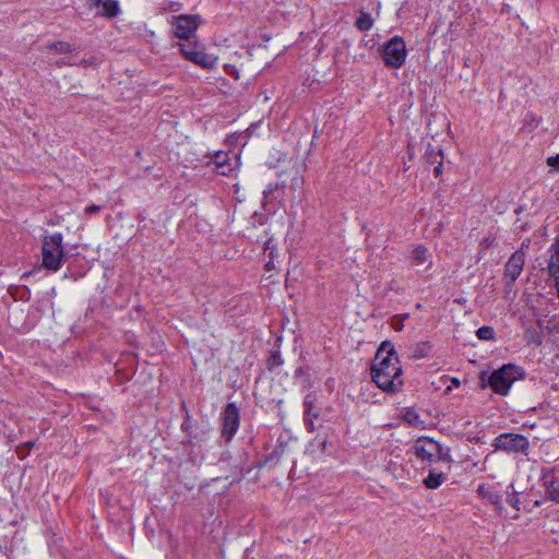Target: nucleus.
<instances>
[{
    "label": "nucleus",
    "instance_id": "17",
    "mask_svg": "<svg viewBox=\"0 0 559 559\" xmlns=\"http://www.w3.org/2000/svg\"><path fill=\"white\" fill-rule=\"evenodd\" d=\"M425 157L430 164H437L443 160L442 151L440 148H435L430 144L426 150Z\"/></svg>",
    "mask_w": 559,
    "mask_h": 559
},
{
    "label": "nucleus",
    "instance_id": "36",
    "mask_svg": "<svg viewBox=\"0 0 559 559\" xmlns=\"http://www.w3.org/2000/svg\"><path fill=\"white\" fill-rule=\"evenodd\" d=\"M309 427H310V430H313V428H314L313 423L311 420L309 421Z\"/></svg>",
    "mask_w": 559,
    "mask_h": 559
},
{
    "label": "nucleus",
    "instance_id": "21",
    "mask_svg": "<svg viewBox=\"0 0 559 559\" xmlns=\"http://www.w3.org/2000/svg\"><path fill=\"white\" fill-rule=\"evenodd\" d=\"M547 269H548L549 275L555 281L556 288H557V294H558V297H559V264L548 263Z\"/></svg>",
    "mask_w": 559,
    "mask_h": 559
},
{
    "label": "nucleus",
    "instance_id": "15",
    "mask_svg": "<svg viewBox=\"0 0 559 559\" xmlns=\"http://www.w3.org/2000/svg\"><path fill=\"white\" fill-rule=\"evenodd\" d=\"M228 160L229 158L224 152H217L213 156V163L215 164L217 171L223 176H227L231 171Z\"/></svg>",
    "mask_w": 559,
    "mask_h": 559
},
{
    "label": "nucleus",
    "instance_id": "1",
    "mask_svg": "<svg viewBox=\"0 0 559 559\" xmlns=\"http://www.w3.org/2000/svg\"><path fill=\"white\" fill-rule=\"evenodd\" d=\"M371 378L378 388L386 392H396L403 385L399 356L389 341L383 342L376 354Z\"/></svg>",
    "mask_w": 559,
    "mask_h": 559
},
{
    "label": "nucleus",
    "instance_id": "34",
    "mask_svg": "<svg viewBox=\"0 0 559 559\" xmlns=\"http://www.w3.org/2000/svg\"><path fill=\"white\" fill-rule=\"evenodd\" d=\"M451 382L454 386H459L460 385V380L457 378H452L451 379Z\"/></svg>",
    "mask_w": 559,
    "mask_h": 559
},
{
    "label": "nucleus",
    "instance_id": "9",
    "mask_svg": "<svg viewBox=\"0 0 559 559\" xmlns=\"http://www.w3.org/2000/svg\"><path fill=\"white\" fill-rule=\"evenodd\" d=\"M239 427V411L235 403H228L224 411L222 437L230 441Z\"/></svg>",
    "mask_w": 559,
    "mask_h": 559
},
{
    "label": "nucleus",
    "instance_id": "14",
    "mask_svg": "<svg viewBox=\"0 0 559 559\" xmlns=\"http://www.w3.org/2000/svg\"><path fill=\"white\" fill-rule=\"evenodd\" d=\"M444 473L437 467H430L428 476L424 479V484L428 489H437L444 481Z\"/></svg>",
    "mask_w": 559,
    "mask_h": 559
},
{
    "label": "nucleus",
    "instance_id": "4",
    "mask_svg": "<svg viewBox=\"0 0 559 559\" xmlns=\"http://www.w3.org/2000/svg\"><path fill=\"white\" fill-rule=\"evenodd\" d=\"M406 45L402 37L394 36L383 46V61L386 67L400 69L406 59Z\"/></svg>",
    "mask_w": 559,
    "mask_h": 559
},
{
    "label": "nucleus",
    "instance_id": "19",
    "mask_svg": "<svg viewBox=\"0 0 559 559\" xmlns=\"http://www.w3.org/2000/svg\"><path fill=\"white\" fill-rule=\"evenodd\" d=\"M97 61V57L95 55H90L87 58H73L69 66H79V67H90L95 64Z\"/></svg>",
    "mask_w": 559,
    "mask_h": 559
},
{
    "label": "nucleus",
    "instance_id": "32",
    "mask_svg": "<svg viewBox=\"0 0 559 559\" xmlns=\"http://www.w3.org/2000/svg\"><path fill=\"white\" fill-rule=\"evenodd\" d=\"M492 241H493L492 239L485 238V239L483 240V242H481V246H483V247H488V246H490V245L492 243Z\"/></svg>",
    "mask_w": 559,
    "mask_h": 559
},
{
    "label": "nucleus",
    "instance_id": "25",
    "mask_svg": "<svg viewBox=\"0 0 559 559\" xmlns=\"http://www.w3.org/2000/svg\"><path fill=\"white\" fill-rule=\"evenodd\" d=\"M225 70L228 74L234 75L236 79H239L238 70L234 64H225Z\"/></svg>",
    "mask_w": 559,
    "mask_h": 559
},
{
    "label": "nucleus",
    "instance_id": "29",
    "mask_svg": "<svg viewBox=\"0 0 559 559\" xmlns=\"http://www.w3.org/2000/svg\"><path fill=\"white\" fill-rule=\"evenodd\" d=\"M276 188L277 185H269V187L263 191L264 198L266 199Z\"/></svg>",
    "mask_w": 559,
    "mask_h": 559
},
{
    "label": "nucleus",
    "instance_id": "13",
    "mask_svg": "<svg viewBox=\"0 0 559 559\" xmlns=\"http://www.w3.org/2000/svg\"><path fill=\"white\" fill-rule=\"evenodd\" d=\"M543 479L550 499L559 503V468L544 472Z\"/></svg>",
    "mask_w": 559,
    "mask_h": 559
},
{
    "label": "nucleus",
    "instance_id": "28",
    "mask_svg": "<svg viewBox=\"0 0 559 559\" xmlns=\"http://www.w3.org/2000/svg\"><path fill=\"white\" fill-rule=\"evenodd\" d=\"M392 328L395 330V331H401L403 329V319L401 318H395L393 319L392 321Z\"/></svg>",
    "mask_w": 559,
    "mask_h": 559
},
{
    "label": "nucleus",
    "instance_id": "16",
    "mask_svg": "<svg viewBox=\"0 0 559 559\" xmlns=\"http://www.w3.org/2000/svg\"><path fill=\"white\" fill-rule=\"evenodd\" d=\"M355 26L362 32H367L373 26V19L369 13L362 12L355 22Z\"/></svg>",
    "mask_w": 559,
    "mask_h": 559
},
{
    "label": "nucleus",
    "instance_id": "18",
    "mask_svg": "<svg viewBox=\"0 0 559 559\" xmlns=\"http://www.w3.org/2000/svg\"><path fill=\"white\" fill-rule=\"evenodd\" d=\"M478 493L484 498L490 501L493 504H499L501 501V498L499 495L495 493L490 488L485 486L478 487Z\"/></svg>",
    "mask_w": 559,
    "mask_h": 559
},
{
    "label": "nucleus",
    "instance_id": "20",
    "mask_svg": "<svg viewBox=\"0 0 559 559\" xmlns=\"http://www.w3.org/2000/svg\"><path fill=\"white\" fill-rule=\"evenodd\" d=\"M476 335L479 340L489 341L495 337V331L491 326H481L476 331Z\"/></svg>",
    "mask_w": 559,
    "mask_h": 559
},
{
    "label": "nucleus",
    "instance_id": "8",
    "mask_svg": "<svg viewBox=\"0 0 559 559\" xmlns=\"http://www.w3.org/2000/svg\"><path fill=\"white\" fill-rule=\"evenodd\" d=\"M199 15H177L171 17L174 34L181 39H189L199 27Z\"/></svg>",
    "mask_w": 559,
    "mask_h": 559
},
{
    "label": "nucleus",
    "instance_id": "24",
    "mask_svg": "<svg viewBox=\"0 0 559 559\" xmlns=\"http://www.w3.org/2000/svg\"><path fill=\"white\" fill-rule=\"evenodd\" d=\"M507 501L510 506H512L515 510H520V499L515 493L510 495L507 498Z\"/></svg>",
    "mask_w": 559,
    "mask_h": 559
},
{
    "label": "nucleus",
    "instance_id": "31",
    "mask_svg": "<svg viewBox=\"0 0 559 559\" xmlns=\"http://www.w3.org/2000/svg\"><path fill=\"white\" fill-rule=\"evenodd\" d=\"M271 359H272V364H281V359H280V355L278 354H273Z\"/></svg>",
    "mask_w": 559,
    "mask_h": 559
},
{
    "label": "nucleus",
    "instance_id": "12",
    "mask_svg": "<svg viewBox=\"0 0 559 559\" xmlns=\"http://www.w3.org/2000/svg\"><path fill=\"white\" fill-rule=\"evenodd\" d=\"M88 9L96 10V13L108 19L115 17L119 13V5L116 0H86Z\"/></svg>",
    "mask_w": 559,
    "mask_h": 559
},
{
    "label": "nucleus",
    "instance_id": "22",
    "mask_svg": "<svg viewBox=\"0 0 559 559\" xmlns=\"http://www.w3.org/2000/svg\"><path fill=\"white\" fill-rule=\"evenodd\" d=\"M49 49L55 50L60 53H64V52L70 51V45L67 43H56V44H51L49 46Z\"/></svg>",
    "mask_w": 559,
    "mask_h": 559
},
{
    "label": "nucleus",
    "instance_id": "35",
    "mask_svg": "<svg viewBox=\"0 0 559 559\" xmlns=\"http://www.w3.org/2000/svg\"><path fill=\"white\" fill-rule=\"evenodd\" d=\"M299 178L296 177L295 179H293V185L297 187L299 185Z\"/></svg>",
    "mask_w": 559,
    "mask_h": 559
},
{
    "label": "nucleus",
    "instance_id": "11",
    "mask_svg": "<svg viewBox=\"0 0 559 559\" xmlns=\"http://www.w3.org/2000/svg\"><path fill=\"white\" fill-rule=\"evenodd\" d=\"M525 262V253L523 249L515 251L508 260L504 269V275L513 283L522 273Z\"/></svg>",
    "mask_w": 559,
    "mask_h": 559
},
{
    "label": "nucleus",
    "instance_id": "10",
    "mask_svg": "<svg viewBox=\"0 0 559 559\" xmlns=\"http://www.w3.org/2000/svg\"><path fill=\"white\" fill-rule=\"evenodd\" d=\"M409 259L412 265L416 267L419 273L427 272L432 266L431 253L421 245L416 246L412 250Z\"/></svg>",
    "mask_w": 559,
    "mask_h": 559
},
{
    "label": "nucleus",
    "instance_id": "33",
    "mask_svg": "<svg viewBox=\"0 0 559 559\" xmlns=\"http://www.w3.org/2000/svg\"><path fill=\"white\" fill-rule=\"evenodd\" d=\"M73 60V58L69 59V60H64L62 59L61 61H58L57 64H68L69 66V62H71Z\"/></svg>",
    "mask_w": 559,
    "mask_h": 559
},
{
    "label": "nucleus",
    "instance_id": "6",
    "mask_svg": "<svg viewBox=\"0 0 559 559\" xmlns=\"http://www.w3.org/2000/svg\"><path fill=\"white\" fill-rule=\"evenodd\" d=\"M177 46L187 60L192 61L204 69H212L215 67L217 58L205 53L201 45L198 43H178Z\"/></svg>",
    "mask_w": 559,
    "mask_h": 559
},
{
    "label": "nucleus",
    "instance_id": "27",
    "mask_svg": "<svg viewBox=\"0 0 559 559\" xmlns=\"http://www.w3.org/2000/svg\"><path fill=\"white\" fill-rule=\"evenodd\" d=\"M99 211H100V206H99V205H95V204H93V205H88V206H86V207H85V213H86L87 215L96 214V213H98Z\"/></svg>",
    "mask_w": 559,
    "mask_h": 559
},
{
    "label": "nucleus",
    "instance_id": "23",
    "mask_svg": "<svg viewBox=\"0 0 559 559\" xmlns=\"http://www.w3.org/2000/svg\"><path fill=\"white\" fill-rule=\"evenodd\" d=\"M404 418L411 425H417L419 423V416L415 411H407L404 415Z\"/></svg>",
    "mask_w": 559,
    "mask_h": 559
},
{
    "label": "nucleus",
    "instance_id": "3",
    "mask_svg": "<svg viewBox=\"0 0 559 559\" xmlns=\"http://www.w3.org/2000/svg\"><path fill=\"white\" fill-rule=\"evenodd\" d=\"M414 453L418 459L430 463L442 462L449 465L451 462L449 450L430 438L418 439L414 445Z\"/></svg>",
    "mask_w": 559,
    "mask_h": 559
},
{
    "label": "nucleus",
    "instance_id": "37",
    "mask_svg": "<svg viewBox=\"0 0 559 559\" xmlns=\"http://www.w3.org/2000/svg\"><path fill=\"white\" fill-rule=\"evenodd\" d=\"M325 443H326L325 439H324V440H322L321 444H322V448H323V449H324V447H325Z\"/></svg>",
    "mask_w": 559,
    "mask_h": 559
},
{
    "label": "nucleus",
    "instance_id": "5",
    "mask_svg": "<svg viewBox=\"0 0 559 559\" xmlns=\"http://www.w3.org/2000/svg\"><path fill=\"white\" fill-rule=\"evenodd\" d=\"M518 376L519 371L515 366L504 365L491 373L488 383L496 393L506 395Z\"/></svg>",
    "mask_w": 559,
    "mask_h": 559
},
{
    "label": "nucleus",
    "instance_id": "7",
    "mask_svg": "<svg viewBox=\"0 0 559 559\" xmlns=\"http://www.w3.org/2000/svg\"><path fill=\"white\" fill-rule=\"evenodd\" d=\"M495 448L508 453L526 454L528 450V440L525 436L519 433H501L495 439Z\"/></svg>",
    "mask_w": 559,
    "mask_h": 559
},
{
    "label": "nucleus",
    "instance_id": "2",
    "mask_svg": "<svg viewBox=\"0 0 559 559\" xmlns=\"http://www.w3.org/2000/svg\"><path fill=\"white\" fill-rule=\"evenodd\" d=\"M62 235L56 233L44 237L41 247L43 266L49 271L57 272L64 259L62 247Z\"/></svg>",
    "mask_w": 559,
    "mask_h": 559
},
{
    "label": "nucleus",
    "instance_id": "30",
    "mask_svg": "<svg viewBox=\"0 0 559 559\" xmlns=\"http://www.w3.org/2000/svg\"><path fill=\"white\" fill-rule=\"evenodd\" d=\"M441 169H442V162H439L436 164V167H435L436 176H439L441 174Z\"/></svg>",
    "mask_w": 559,
    "mask_h": 559
},
{
    "label": "nucleus",
    "instance_id": "26",
    "mask_svg": "<svg viewBox=\"0 0 559 559\" xmlns=\"http://www.w3.org/2000/svg\"><path fill=\"white\" fill-rule=\"evenodd\" d=\"M547 164L556 169H559V154L549 157Z\"/></svg>",
    "mask_w": 559,
    "mask_h": 559
}]
</instances>
